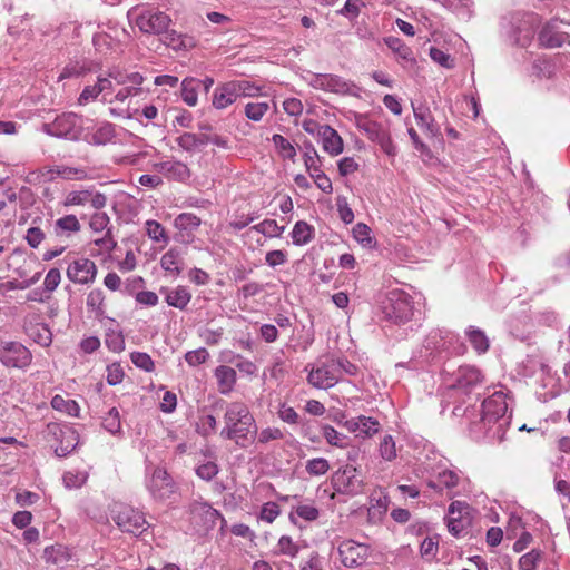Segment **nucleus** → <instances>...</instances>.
<instances>
[{"label":"nucleus","mask_w":570,"mask_h":570,"mask_svg":"<svg viewBox=\"0 0 570 570\" xmlns=\"http://www.w3.org/2000/svg\"><path fill=\"white\" fill-rule=\"evenodd\" d=\"M224 428L220 436L234 441L238 446H246L257 433L256 421L248 406L243 402L226 403Z\"/></svg>","instance_id":"nucleus-1"},{"label":"nucleus","mask_w":570,"mask_h":570,"mask_svg":"<svg viewBox=\"0 0 570 570\" xmlns=\"http://www.w3.org/2000/svg\"><path fill=\"white\" fill-rule=\"evenodd\" d=\"M540 23L541 18L534 12H511L501 18L500 33L511 45L525 48Z\"/></svg>","instance_id":"nucleus-2"},{"label":"nucleus","mask_w":570,"mask_h":570,"mask_svg":"<svg viewBox=\"0 0 570 570\" xmlns=\"http://www.w3.org/2000/svg\"><path fill=\"white\" fill-rule=\"evenodd\" d=\"M384 318L393 324L402 325L421 316V303L401 288L386 293L381 302Z\"/></svg>","instance_id":"nucleus-3"},{"label":"nucleus","mask_w":570,"mask_h":570,"mask_svg":"<svg viewBox=\"0 0 570 570\" xmlns=\"http://www.w3.org/2000/svg\"><path fill=\"white\" fill-rule=\"evenodd\" d=\"M508 410L505 395L503 392H494L482 403V414L480 421L473 422L470 432L474 439L491 438L502 429L501 420Z\"/></svg>","instance_id":"nucleus-4"},{"label":"nucleus","mask_w":570,"mask_h":570,"mask_svg":"<svg viewBox=\"0 0 570 570\" xmlns=\"http://www.w3.org/2000/svg\"><path fill=\"white\" fill-rule=\"evenodd\" d=\"M85 118L73 112H65L56 117L50 124L43 125V131L57 138L80 140L85 129H89Z\"/></svg>","instance_id":"nucleus-5"},{"label":"nucleus","mask_w":570,"mask_h":570,"mask_svg":"<svg viewBox=\"0 0 570 570\" xmlns=\"http://www.w3.org/2000/svg\"><path fill=\"white\" fill-rule=\"evenodd\" d=\"M309 367L307 382L313 387L320 390H327L333 387L336 383L340 382V376L336 372V365L333 362V357H328L324 361H318L314 364H309L306 366V370Z\"/></svg>","instance_id":"nucleus-6"},{"label":"nucleus","mask_w":570,"mask_h":570,"mask_svg":"<svg viewBox=\"0 0 570 570\" xmlns=\"http://www.w3.org/2000/svg\"><path fill=\"white\" fill-rule=\"evenodd\" d=\"M138 29L147 35L160 36L170 27L171 18L158 9H142L135 18Z\"/></svg>","instance_id":"nucleus-7"},{"label":"nucleus","mask_w":570,"mask_h":570,"mask_svg":"<svg viewBox=\"0 0 570 570\" xmlns=\"http://www.w3.org/2000/svg\"><path fill=\"white\" fill-rule=\"evenodd\" d=\"M86 125L89 129H85L82 140L92 146H105L107 144L120 142L119 134L115 124L109 121H101L94 124L92 120L87 119Z\"/></svg>","instance_id":"nucleus-8"},{"label":"nucleus","mask_w":570,"mask_h":570,"mask_svg":"<svg viewBox=\"0 0 570 570\" xmlns=\"http://www.w3.org/2000/svg\"><path fill=\"white\" fill-rule=\"evenodd\" d=\"M309 85L320 90L337 94L357 96L358 87L344 78L332 73H315L309 80Z\"/></svg>","instance_id":"nucleus-9"},{"label":"nucleus","mask_w":570,"mask_h":570,"mask_svg":"<svg viewBox=\"0 0 570 570\" xmlns=\"http://www.w3.org/2000/svg\"><path fill=\"white\" fill-rule=\"evenodd\" d=\"M112 519L124 532L135 535L147 529V521L142 512L129 505H119L112 511Z\"/></svg>","instance_id":"nucleus-10"},{"label":"nucleus","mask_w":570,"mask_h":570,"mask_svg":"<svg viewBox=\"0 0 570 570\" xmlns=\"http://www.w3.org/2000/svg\"><path fill=\"white\" fill-rule=\"evenodd\" d=\"M0 361L8 367L24 368L31 364L32 354L21 343H0Z\"/></svg>","instance_id":"nucleus-11"},{"label":"nucleus","mask_w":570,"mask_h":570,"mask_svg":"<svg viewBox=\"0 0 570 570\" xmlns=\"http://www.w3.org/2000/svg\"><path fill=\"white\" fill-rule=\"evenodd\" d=\"M88 204L95 209H101L107 204V197L92 188H82L68 191L62 202L65 207L86 206Z\"/></svg>","instance_id":"nucleus-12"},{"label":"nucleus","mask_w":570,"mask_h":570,"mask_svg":"<svg viewBox=\"0 0 570 570\" xmlns=\"http://www.w3.org/2000/svg\"><path fill=\"white\" fill-rule=\"evenodd\" d=\"M190 520L199 527L200 531H208L216 525L218 519H223L218 510L209 503L203 501H193L188 508Z\"/></svg>","instance_id":"nucleus-13"},{"label":"nucleus","mask_w":570,"mask_h":570,"mask_svg":"<svg viewBox=\"0 0 570 570\" xmlns=\"http://www.w3.org/2000/svg\"><path fill=\"white\" fill-rule=\"evenodd\" d=\"M110 225V218L105 212H96L91 215L89 220V227L94 233L105 232L104 237L95 240V245L100 247L107 253L114 250L117 242L114 239L112 228Z\"/></svg>","instance_id":"nucleus-14"},{"label":"nucleus","mask_w":570,"mask_h":570,"mask_svg":"<svg viewBox=\"0 0 570 570\" xmlns=\"http://www.w3.org/2000/svg\"><path fill=\"white\" fill-rule=\"evenodd\" d=\"M332 484L336 491L347 494H357L363 489V482L357 478V469L353 465L337 470L332 476Z\"/></svg>","instance_id":"nucleus-15"},{"label":"nucleus","mask_w":570,"mask_h":570,"mask_svg":"<svg viewBox=\"0 0 570 570\" xmlns=\"http://www.w3.org/2000/svg\"><path fill=\"white\" fill-rule=\"evenodd\" d=\"M202 225V219L191 213H181L174 219V227L177 230L175 239L181 244H191L196 233Z\"/></svg>","instance_id":"nucleus-16"},{"label":"nucleus","mask_w":570,"mask_h":570,"mask_svg":"<svg viewBox=\"0 0 570 570\" xmlns=\"http://www.w3.org/2000/svg\"><path fill=\"white\" fill-rule=\"evenodd\" d=\"M483 374L472 365H463L454 373V381L451 386L464 394L472 393L483 383Z\"/></svg>","instance_id":"nucleus-17"},{"label":"nucleus","mask_w":570,"mask_h":570,"mask_svg":"<svg viewBox=\"0 0 570 570\" xmlns=\"http://www.w3.org/2000/svg\"><path fill=\"white\" fill-rule=\"evenodd\" d=\"M97 266L89 258H77L67 268V277L75 284L87 285L95 282Z\"/></svg>","instance_id":"nucleus-18"},{"label":"nucleus","mask_w":570,"mask_h":570,"mask_svg":"<svg viewBox=\"0 0 570 570\" xmlns=\"http://www.w3.org/2000/svg\"><path fill=\"white\" fill-rule=\"evenodd\" d=\"M444 334L443 336L442 331L431 332L425 340L426 348L435 351L446 350L455 355L465 353L466 346L459 341V337H455L449 332H444Z\"/></svg>","instance_id":"nucleus-19"},{"label":"nucleus","mask_w":570,"mask_h":570,"mask_svg":"<svg viewBox=\"0 0 570 570\" xmlns=\"http://www.w3.org/2000/svg\"><path fill=\"white\" fill-rule=\"evenodd\" d=\"M368 548L353 540H345L338 546L341 562L348 568H355L365 562Z\"/></svg>","instance_id":"nucleus-20"},{"label":"nucleus","mask_w":570,"mask_h":570,"mask_svg":"<svg viewBox=\"0 0 570 570\" xmlns=\"http://www.w3.org/2000/svg\"><path fill=\"white\" fill-rule=\"evenodd\" d=\"M147 488L155 500H165L174 493V482L166 470L156 468L147 482Z\"/></svg>","instance_id":"nucleus-21"},{"label":"nucleus","mask_w":570,"mask_h":570,"mask_svg":"<svg viewBox=\"0 0 570 570\" xmlns=\"http://www.w3.org/2000/svg\"><path fill=\"white\" fill-rule=\"evenodd\" d=\"M540 46L553 49L570 45V35L560 30L557 21H550L543 26L538 35Z\"/></svg>","instance_id":"nucleus-22"},{"label":"nucleus","mask_w":570,"mask_h":570,"mask_svg":"<svg viewBox=\"0 0 570 570\" xmlns=\"http://www.w3.org/2000/svg\"><path fill=\"white\" fill-rule=\"evenodd\" d=\"M154 168L169 180L186 183L190 176L188 166L179 160L168 159L154 165Z\"/></svg>","instance_id":"nucleus-23"},{"label":"nucleus","mask_w":570,"mask_h":570,"mask_svg":"<svg viewBox=\"0 0 570 570\" xmlns=\"http://www.w3.org/2000/svg\"><path fill=\"white\" fill-rule=\"evenodd\" d=\"M345 426L350 432L356 433L357 436L371 438L380 431V423L377 420L360 415L345 422Z\"/></svg>","instance_id":"nucleus-24"},{"label":"nucleus","mask_w":570,"mask_h":570,"mask_svg":"<svg viewBox=\"0 0 570 570\" xmlns=\"http://www.w3.org/2000/svg\"><path fill=\"white\" fill-rule=\"evenodd\" d=\"M413 107V114L417 126L429 136L439 137L441 135L440 127L435 124L429 107L419 105Z\"/></svg>","instance_id":"nucleus-25"},{"label":"nucleus","mask_w":570,"mask_h":570,"mask_svg":"<svg viewBox=\"0 0 570 570\" xmlns=\"http://www.w3.org/2000/svg\"><path fill=\"white\" fill-rule=\"evenodd\" d=\"M318 137L322 140L323 149L330 155L337 156L343 151V139L331 126L323 125L318 130Z\"/></svg>","instance_id":"nucleus-26"},{"label":"nucleus","mask_w":570,"mask_h":570,"mask_svg":"<svg viewBox=\"0 0 570 570\" xmlns=\"http://www.w3.org/2000/svg\"><path fill=\"white\" fill-rule=\"evenodd\" d=\"M48 430H49V432H51L53 434H57L59 432L62 438L67 439L66 444L62 441L61 444L56 448V454L58 456H66L71 451L75 450V448L78 443V434L75 430H72L69 426L61 428L58 423L48 424Z\"/></svg>","instance_id":"nucleus-27"},{"label":"nucleus","mask_w":570,"mask_h":570,"mask_svg":"<svg viewBox=\"0 0 570 570\" xmlns=\"http://www.w3.org/2000/svg\"><path fill=\"white\" fill-rule=\"evenodd\" d=\"M184 249L179 247L169 248L160 258L161 268L171 275H179L184 265Z\"/></svg>","instance_id":"nucleus-28"},{"label":"nucleus","mask_w":570,"mask_h":570,"mask_svg":"<svg viewBox=\"0 0 570 570\" xmlns=\"http://www.w3.org/2000/svg\"><path fill=\"white\" fill-rule=\"evenodd\" d=\"M234 81L218 86L213 95V106L216 109H225L238 99Z\"/></svg>","instance_id":"nucleus-29"},{"label":"nucleus","mask_w":570,"mask_h":570,"mask_svg":"<svg viewBox=\"0 0 570 570\" xmlns=\"http://www.w3.org/2000/svg\"><path fill=\"white\" fill-rule=\"evenodd\" d=\"M160 292L165 294V301L169 306L180 311L185 309L191 299V293L181 285L173 289L163 287Z\"/></svg>","instance_id":"nucleus-30"},{"label":"nucleus","mask_w":570,"mask_h":570,"mask_svg":"<svg viewBox=\"0 0 570 570\" xmlns=\"http://www.w3.org/2000/svg\"><path fill=\"white\" fill-rule=\"evenodd\" d=\"M215 377L218 384V391L220 394H229L236 383V371L226 365H219L215 370Z\"/></svg>","instance_id":"nucleus-31"},{"label":"nucleus","mask_w":570,"mask_h":570,"mask_svg":"<svg viewBox=\"0 0 570 570\" xmlns=\"http://www.w3.org/2000/svg\"><path fill=\"white\" fill-rule=\"evenodd\" d=\"M159 37L165 46L174 50L187 49L194 46V39L191 37L178 33L169 27Z\"/></svg>","instance_id":"nucleus-32"},{"label":"nucleus","mask_w":570,"mask_h":570,"mask_svg":"<svg viewBox=\"0 0 570 570\" xmlns=\"http://www.w3.org/2000/svg\"><path fill=\"white\" fill-rule=\"evenodd\" d=\"M177 146L186 153H195L202 147L207 145V139L204 135H197L194 132H184L175 139Z\"/></svg>","instance_id":"nucleus-33"},{"label":"nucleus","mask_w":570,"mask_h":570,"mask_svg":"<svg viewBox=\"0 0 570 570\" xmlns=\"http://www.w3.org/2000/svg\"><path fill=\"white\" fill-rule=\"evenodd\" d=\"M465 337L478 354L488 352L490 341L482 330L471 325L465 330Z\"/></svg>","instance_id":"nucleus-34"},{"label":"nucleus","mask_w":570,"mask_h":570,"mask_svg":"<svg viewBox=\"0 0 570 570\" xmlns=\"http://www.w3.org/2000/svg\"><path fill=\"white\" fill-rule=\"evenodd\" d=\"M293 244L304 246L308 244L315 236V229L312 225L304 220H298L291 233Z\"/></svg>","instance_id":"nucleus-35"},{"label":"nucleus","mask_w":570,"mask_h":570,"mask_svg":"<svg viewBox=\"0 0 570 570\" xmlns=\"http://www.w3.org/2000/svg\"><path fill=\"white\" fill-rule=\"evenodd\" d=\"M145 232L148 238L156 244H160L161 247L168 245L170 237L165 227L157 220L148 219L145 223Z\"/></svg>","instance_id":"nucleus-36"},{"label":"nucleus","mask_w":570,"mask_h":570,"mask_svg":"<svg viewBox=\"0 0 570 570\" xmlns=\"http://www.w3.org/2000/svg\"><path fill=\"white\" fill-rule=\"evenodd\" d=\"M460 476L452 470H443L438 473L435 480L429 481V487L442 491L443 489L452 490L459 484Z\"/></svg>","instance_id":"nucleus-37"},{"label":"nucleus","mask_w":570,"mask_h":570,"mask_svg":"<svg viewBox=\"0 0 570 570\" xmlns=\"http://www.w3.org/2000/svg\"><path fill=\"white\" fill-rule=\"evenodd\" d=\"M43 559L47 563L61 566L69 561L70 553L65 546L53 544L45 549Z\"/></svg>","instance_id":"nucleus-38"},{"label":"nucleus","mask_w":570,"mask_h":570,"mask_svg":"<svg viewBox=\"0 0 570 570\" xmlns=\"http://www.w3.org/2000/svg\"><path fill=\"white\" fill-rule=\"evenodd\" d=\"M385 45L391 49L396 57L404 62L414 61L413 52L400 38L389 36L384 38Z\"/></svg>","instance_id":"nucleus-39"},{"label":"nucleus","mask_w":570,"mask_h":570,"mask_svg":"<svg viewBox=\"0 0 570 570\" xmlns=\"http://www.w3.org/2000/svg\"><path fill=\"white\" fill-rule=\"evenodd\" d=\"M302 151L306 171L308 174L317 171L322 167V160L314 145L311 141H304Z\"/></svg>","instance_id":"nucleus-40"},{"label":"nucleus","mask_w":570,"mask_h":570,"mask_svg":"<svg viewBox=\"0 0 570 570\" xmlns=\"http://www.w3.org/2000/svg\"><path fill=\"white\" fill-rule=\"evenodd\" d=\"M90 71V65L86 60L81 61H71L65 66L61 73L58 77V80L61 81L68 78H77L86 75Z\"/></svg>","instance_id":"nucleus-41"},{"label":"nucleus","mask_w":570,"mask_h":570,"mask_svg":"<svg viewBox=\"0 0 570 570\" xmlns=\"http://www.w3.org/2000/svg\"><path fill=\"white\" fill-rule=\"evenodd\" d=\"M322 436L333 446L345 448L348 444V436L335 430L332 425L321 426Z\"/></svg>","instance_id":"nucleus-42"},{"label":"nucleus","mask_w":570,"mask_h":570,"mask_svg":"<svg viewBox=\"0 0 570 570\" xmlns=\"http://www.w3.org/2000/svg\"><path fill=\"white\" fill-rule=\"evenodd\" d=\"M81 229V225L78 218L70 214L60 217L55 223V232L57 235H63L65 233H78Z\"/></svg>","instance_id":"nucleus-43"},{"label":"nucleus","mask_w":570,"mask_h":570,"mask_svg":"<svg viewBox=\"0 0 570 570\" xmlns=\"http://www.w3.org/2000/svg\"><path fill=\"white\" fill-rule=\"evenodd\" d=\"M105 294L100 288H95L89 292L86 299L88 309L95 313L96 316L105 314Z\"/></svg>","instance_id":"nucleus-44"},{"label":"nucleus","mask_w":570,"mask_h":570,"mask_svg":"<svg viewBox=\"0 0 570 570\" xmlns=\"http://www.w3.org/2000/svg\"><path fill=\"white\" fill-rule=\"evenodd\" d=\"M198 82L199 81L194 78H186L181 82V99L190 107L196 106L198 101Z\"/></svg>","instance_id":"nucleus-45"},{"label":"nucleus","mask_w":570,"mask_h":570,"mask_svg":"<svg viewBox=\"0 0 570 570\" xmlns=\"http://www.w3.org/2000/svg\"><path fill=\"white\" fill-rule=\"evenodd\" d=\"M52 409L67 413L70 416H78L80 407L75 400H67L61 395H55L51 400Z\"/></svg>","instance_id":"nucleus-46"},{"label":"nucleus","mask_w":570,"mask_h":570,"mask_svg":"<svg viewBox=\"0 0 570 570\" xmlns=\"http://www.w3.org/2000/svg\"><path fill=\"white\" fill-rule=\"evenodd\" d=\"M272 141L279 153V155L289 160H294L296 157V149L295 147L289 142L288 139H286L284 136L279 134H275L272 137Z\"/></svg>","instance_id":"nucleus-47"},{"label":"nucleus","mask_w":570,"mask_h":570,"mask_svg":"<svg viewBox=\"0 0 570 570\" xmlns=\"http://www.w3.org/2000/svg\"><path fill=\"white\" fill-rule=\"evenodd\" d=\"M356 126L358 129L366 132L370 139L381 141V128L375 122L370 120L366 116L360 115L356 117Z\"/></svg>","instance_id":"nucleus-48"},{"label":"nucleus","mask_w":570,"mask_h":570,"mask_svg":"<svg viewBox=\"0 0 570 570\" xmlns=\"http://www.w3.org/2000/svg\"><path fill=\"white\" fill-rule=\"evenodd\" d=\"M285 227L279 226L274 219H265L262 223L252 227V230L263 234L266 237H279Z\"/></svg>","instance_id":"nucleus-49"},{"label":"nucleus","mask_w":570,"mask_h":570,"mask_svg":"<svg viewBox=\"0 0 570 570\" xmlns=\"http://www.w3.org/2000/svg\"><path fill=\"white\" fill-rule=\"evenodd\" d=\"M380 456L386 461L392 462L396 459V446L392 435H384L379 444Z\"/></svg>","instance_id":"nucleus-50"},{"label":"nucleus","mask_w":570,"mask_h":570,"mask_svg":"<svg viewBox=\"0 0 570 570\" xmlns=\"http://www.w3.org/2000/svg\"><path fill=\"white\" fill-rule=\"evenodd\" d=\"M298 552L299 546L289 535H282L278 539L276 554L296 558Z\"/></svg>","instance_id":"nucleus-51"},{"label":"nucleus","mask_w":570,"mask_h":570,"mask_svg":"<svg viewBox=\"0 0 570 570\" xmlns=\"http://www.w3.org/2000/svg\"><path fill=\"white\" fill-rule=\"evenodd\" d=\"M371 228L363 223H358L353 227V237L364 247H372L374 245V239L371 236Z\"/></svg>","instance_id":"nucleus-52"},{"label":"nucleus","mask_w":570,"mask_h":570,"mask_svg":"<svg viewBox=\"0 0 570 570\" xmlns=\"http://www.w3.org/2000/svg\"><path fill=\"white\" fill-rule=\"evenodd\" d=\"M102 426L111 434H117L121 430L119 412L116 407H111L102 419Z\"/></svg>","instance_id":"nucleus-53"},{"label":"nucleus","mask_w":570,"mask_h":570,"mask_svg":"<svg viewBox=\"0 0 570 570\" xmlns=\"http://www.w3.org/2000/svg\"><path fill=\"white\" fill-rule=\"evenodd\" d=\"M305 470L309 475L321 476L327 473L330 463L324 458H315L306 462Z\"/></svg>","instance_id":"nucleus-54"},{"label":"nucleus","mask_w":570,"mask_h":570,"mask_svg":"<svg viewBox=\"0 0 570 570\" xmlns=\"http://www.w3.org/2000/svg\"><path fill=\"white\" fill-rule=\"evenodd\" d=\"M333 362L337 367L336 372L340 381L343 380L344 375L355 376L358 373V367L345 357H333Z\"/></svg>","instance_id":"nucleus-55"},{"label":"nucleus","mask_w":570,"mask_h":570,"mask_svg":"<svg viewBox=\"0 0 570 570\" xmlns=\"http://www.w3.org/2000/svg\"><path fill=\"white\" fill-rule=\"evenodd\" d=\"M268 109V102H249L245 106V115L253 121H259Z\"/></svg>","instance_id":"nucleus-56"},{"label":"nucleus","mask_w":570,"mask_h":570,"mask_svg":"<svg viewBox=\"0 0 570 570\" xmlns=\"http://www.w3.org/2000/svg\"><path fill=\"white\" fill-rule=\"evenodd\" d=\"M130 360L136 367L145 372H153L155 370V363L150 355L147 353L132 352Z\"/></svg>","instance_id":"nucleus-57"},{"label":"nucleus","mask_w":570,"mask_h":570,"mask_svg":"<svg viewBox=\"0 0 570 570\" xmlns=\"http://www.w3.org/2000/svg\"><path fill=\"white\" fill-rule=\"evenodd\" d=\"M218 471V465L213 461L202 463L195 469L197 476L204 481L213 480L217 475Z\"/></svg>","instance_id":"nucleus-58"},{"label":"nucleus","mask_w":570,"mask_h":570,"mask_svg":"<svg viewBox=\"0 0 570 570\" xmlns=\"http://www.w3.org/2000/svg\"><path fill=\"white\" fill-rule=\"evenodd\" d=\"M238 97H254L261 91V87L248 80L234 81Z\"/></svg>","instance_id":"nucleus-59"},{"label":"nucleus","mask_w":570,"mask_h":570,"mask_svg":"<svg viewBox=\"0 0 570 570\" xmlns=\"http://www.w3.org/2000/svg\"><path fill=\"white\" fill-rule=\"evenodd\" d=\"M540 559L541 552L537 549H533L520 558L519 568L521 570H535Z\"/></svg>","instance_id":"nucleus-60"},{"label":"nucleus","mask_w":570,"mask_h":570,"mask_svg":"<svg viewBox=\"0 0 570 570\" xmlns=\"http://www.w3.org/2000/svg\"><path fill=\"white\" fill-rule=\"evenodd\" d=\"M88 475L86 472L68 471L63 474V483L66 488L77 489L85 484Z\"/></svg>","instance_id":"nucleus-61"},{"label":"nucleus","mask_w":570,"mask_h":570,"mask_svg":"<svg viewBox=\"0 0 570 570\" xmlns=\"http://www.w3.org/2000/svg\"><path fill=\"white\" fill-rule=\"evenodd\" d=\"M309 176L313 178L315 185L324 193L331 194L333 190L331 179L325 175L322 168H318L317 171H312Z\"/></svg>","instance_id":"nucleus-62"},{"label":"nucleus","mask_w":570,"mask_h":570,"mask_svg":"<svg viewBox=\"0 0 570 570\" xmlns=\"http://www.w3.org/2000/svg\"><path fill=\"white\" fill-rule=\"evenodd\" d=\"M430 57L433 61L438 62L440 66L444 68L450 69L454 67V59L439 48H431Z\"/></svg>","instance_id":"nucleus-63"},{"label":"nucleus","mask_w":570,"mask_h":570,"mask_svg":"<svg viewBox=\"0 0 570 570\" xmlns=\"http://www.w3.org/2000/svg\"><path fill=\"white\" fill-rule=\"evenodd\" d=\"M208 356H209V354H208L207 350L204 347H200L198 350L187 352L185 354V361L190 366H197L199 364L205 363L206 360L208 358Z\"/></svg>","instance_id":"nucleus-64"}]
</instances>
